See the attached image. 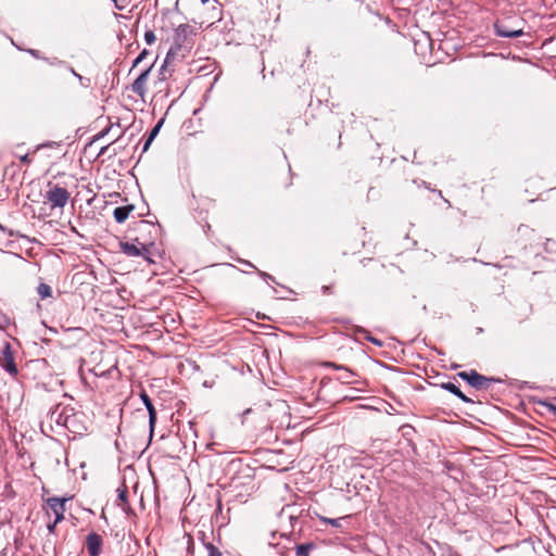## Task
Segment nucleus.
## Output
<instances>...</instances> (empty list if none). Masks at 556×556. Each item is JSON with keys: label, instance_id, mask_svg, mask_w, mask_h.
<instances>
[{"label": "nucleus", "instance_id": "nucleus-30", "mask_svg": "<svg viewBox=\"0 0 556 556\" xmlns=\"http://www.w3.org/2000/svg\"><path fill=\"white\" fill-rule=\"evenodd\" d=\"M258 274H260V276H262V277H263V278H265V279L274 280V277H273V276H270L269 274L265 273V271H261V270H258Z\"/></svg>", "mask_w": 556, "mask_h": 556}, {"label": "nucleus", "instance_id": "nucleus-23", "mask_svg": "<svg viewBox=\"0 0 556 556\" xmlns=\"http://www.w3.org/2000/svg\"><path fill=\"white\" fill-rule=\"evenodd\" d=\"M162 126V122H159L149 134L148 138H151V140H154V138L157 136L160 128Z\"/></svg>", "mask_w": 556, "mask_h": 556}, {"label": "nucleus", "instance_id": "nucleus-15", "mask_svg": "<svg viewBox=\"0 0 556 556\" xmlns=\"http://www.w3.org/2000/svg\"><path fill=\"white\" fill-rule=\"evenodd\" d=\"M146 408L149 414V427H150V433L152 434L154 431L155 424H156V410H155L153 403L150 404L149 406H147Z\"/></svg>", "mask_w": 556, "mask_h": 556}, {"label": "nucleus", "instance_id": "nucleus-10", "mask_svg": "<svg viewBox=\"0 0 556 556\" xmlns=\"http://www.w3.org/2000/svg\"><path fill=\"white\" fill-rule=\"evenodd\" d=\"M326 366L332 367L340 371L339 375L337 376V379L339 381H341L342 383L351 384V383L356 382V380L354 379L356 374L354 371H352L351 369H349L342 365H337L334 363H326Z\"/></svg>", "mask_w": 556, "mask_h": 556}, {"label": "nucleus", "instance_id": "nucleus-25", "mask_svg": "<svg viewBox=\"0 0 556 556\" xmlns=\"http://www.w3.org/2000/svg\"><path fill=\"white\" fill-rule=\"evenodd\" d=\"M28 53H29L31 56H34L35 59H42V58L40 56V52H39L38 50L29 49V50H28Z\"/></svg>", "mask_w": 556, "mask_h": 556}, {"label": "nucleus", "instance_id": "nucleus-13", "mask_svg": "<svg viewBox=\"0 0 556 556\" xmlns=\"http://www.w3.org/2000/svg\"><path fill=\"white\" fill-rule=\"evenodd\" d=\"M37 293L41 300H45L52 296V289L49 285L40 282L37 287Z\"/></svg>", "mask_w": 556, "mask_h": 556}, {"label": "nucleus", "instance_id": "nucleus-21", "mask_svg": "<svg viewBox=\"0 0 556 556\" xmlns=\"http://www.w3.org/2000/svg\"><path fill=\"white\" fill-rule=\"evenodd\" d=\"M149 54L148 50L147 49H143L140 54L135 59L134 63H132V68L138 66V64H140L143 59Z\"/></svg>", "mask_w": 556, "mask_h": 556}, {"label": "nucleus", "instance_id": "nucleus-37", "mask_svg": "<svg viewBox=\"0 0 556 556\" xmlns=\"http://www.w3.org/2000/svg\"><path fill=\"white\" fill-rule=\"evenodd\" d=\"M251 412V408H248L244 414H249Z\"/></svg>", "mask_w": 556, "mask_h": 556}, {"label": "nucleus", "instance_id": "nucleus-14", "mask_svg": "<svg viewBox=\"0 0 556 556\" xmlns=\"http://www.w3.org/2000/svg\"><path fill=\"white\" fill-rule=\"evenodd\" d=\"M146 408L149 414V427H150V433L152 434L154 431L155 424H156V410H155L153 403L150 404L149 406H147Z\"/></svg>", "mask_w": 556, "mask_h": 556}, {"label": "nucleus", "instance_id": "nucleus-17", "mask_svg": "<svg viewBox=\"0 0 556 556\" xmlns=\"http://www.w3.org/2000/svg\"><path fill=\"white\" fill-rule=\"evenodd\" d=\"M312 548L313 545L311 543L298 545L296 556H309Z\"/></svg>", "mask_w": 556, "mask_h": 556}, {"label": "nucleus", "instance_id": "nucleus-29", "mask_svg": "<svg viewBox=\"0 0 556 556\" xmlns=\"http://www.w3.org/2000/svg\"><path fill=\"white\" fill-rule=\"evenodd\" d=\"M323 293L324 294H331L332 293V287L331 286H324L323 287Z\"/></svg>", "mask_w": 556, "mask_h": 556}, {"label": "nucleus", "instance_id": "nucleus-9", "mask_svg": "<svg viewBox=\"0 0 556 556\" xmlns=\"http://www.w3.org/2000/svg\"><path fill=\"white\" fill-rule=\"evenodd\" d=\"M103 545L102 536L96 532H91L87 535L86 546L90 556H99L101 554Z\"/></svg>", "mask_w": 556, "mask_h": 556}, {"label": "nucleus", "instance_id": "nucleus-5", "mask_svg": "<svg viewBox=\"0 0 556 556\" xmlns=\"http://www.w3.org/2000/svg\"><path fill=\"white\" fill-rule=\"evenodd\" d=\"M68 500L67 497H49L46 500V506L54 515L55 522H61L64 519L65 504Z\"/></svg>", "mask_w": 556, "mask_h": 556}, {"label": "nucleus", "instance_id": "nucleus-8", "mask_svg": "<svg viewBox=\"0 0 556 556\" xmlns=\"http://www.w3.org/2000/svg\"><path fill=\"white\" fill-rule=\"evenodd\" d=\"M494 31L496 36L504 38H516L523 35L522 28H511L503 21L495 22Z\"/></svg>", "mask_w": 556, "mask_h": 556}, {"label": "nucleus", "instance_id": "nucleus-28", "mask_svg": "<svg viewBox=\"0 0 556 556\" xmlns=\"http://www.w3.org/2000/svg\"><path fill=\"white\" fill-rule=\"evenodd\" d=\"M58 523H59V522H55V520H54L53 522L49 523V525L47 526L48 531H49L50 533H53Z\"/></svg>", "mask_w": 556, "mask_h": 556}, {"label": "nucleus", "instance_id": "nucleus-1", "mask_svg": "<svg viewBox=\"0 0 556 556\" xmlns=\"http://www.w3.org/2000/svg\"><path fill=\"white\" fill-rule=\"evenodd\" d=\"M71 199L70 191L59 184L48 182L43 194V203L49 205L51 212L59 211L63 213L64 207Z\"/></svg>", "mask_w": 556, "mask_h": 556}, {"label": "nucleus", "instance_id": "nucleus-32", "mask_svg": "<svg viewBox=\"0 0 556 556\" xmlns=\"http://www.w3.org/2000/svg\"><path fill=\"white\" fill-rule=\"evenodd\" d=\"M165 72H166V66H165V64H164V65L161 67V72H160V74H161V76H162V79H165Z\"/></svg>", "mask_w": 556, "mask_h": 556}, {"label": "nucleus", "instance_id": "nucleus-12", "mask_svg": "<svg viewBox=\"0 0 556 556\" xmlns=\"http://www.w3.org/2000/svg\"><path fill=\"white\" fill-rule=\"evenodd\" d=\"M134 208L135 207L131 204L117 206L113 212V216L117 223L122 224L128 218L129 214L134 211Z\"/></svg>", "mask_w": 556, "mask_h": 556}, {"label": "nucleus", "instance_id": "nucleus-3", "mask_svg": "<svg viewBox=\"0 0 556 556\" xmlns=\"http://www.w3.org/2000/svg\"><path fill=\"white\" fill-rule=\"evenodd\" d=\"M457 377L465 380L470 387L481 390L486 389L490 383L496 381L494 378H488L480 375L477 370L471 369L469 371H459Z\"/></svg>", "mask_w": 556, "mask_h": 556}, {"label": "nucleus", "instance_id": "nucleus-22", "mask_svg": "<svg viewBox=\"0 0 556 556\" xmlns=\"http://www.w3.org/2000/svg\"><path fill=\"white\" fill-rule=\"evenodd\" d=\"M144 40L148 45L154 43V41L156 40L155 34L152 30H147L144 33Z\"/></svg>", "mask_w": 556, "mask_h": 556}, {"label": "nucleus", "instance_id": "nucleus-20", "mask_svg": "<svg viewBox=\"0 0 556 556\" xmlns=\"http://www.w3.org/2000/svg\"><path fill=\"white\" fill-rule=\"evenodd\" d=\"M345 518L346 517L336 518V519H333V518H323V521L328 523V525H331L332 527L339 528V527H341V521L343 519H345Z\"/></svg>", "mask_w": 556, "mask_h": 556}, {"label": "nucleus", "instance_id": "nucleus-7", "mask_svg": "<svg viewBox=\"0 0 556 556\" xmlns=\"http://www.w3.org/2000/svg\"><path fill=\"white\" fill-rule=\"evenodd\" d=\"M121 251L127 256L137 257L144 256L148 253V249L143 243L137 242H121Z\"/></svg>", "mask_w": 556, "mask_h": 556}, {"label": "nucleus", "instance_id": "nucleus-33", "mask_svg": "<svg viewBox=\"0 0 556 556\" xmlns=\"http://www.w3.org/2000/svg\"><path fill=\"white\" fill-rule=\"evenodd\" d=\"M241 263L247 265V266H249V267H251V268H255V266L251 262H249V261H241Z\"/></svg>", "mask_w": 556, "mask_h": 556}, {"label": "nucleus", "instance_id": "nucleus-4", "mask_svg": "<svg viewBox=\"0 0 556 556\" xmlns=\"http://www.w3.org/2000/svg\"><path fill=\"white\" fill-rule=\"evenodd\" d=\"M0 366L12 377H16L18 374V369L14 361L12 346L9 342H5L4 345L2 346Z\"/></svg>", "mask_w": 556, "mask_h": 556}, {"label": "nucleus", "instance_id": "nucleus-34", "mask_svg": "<svg viewBox=\"0 0 556 556\" xmlns=\"http://www.w3.org/2000/svg\"><path fill=\"white\" fill-rule=\"evenodd\" d=\"M70 71H71L72 75H74V76L77 74L73 67H71Z\"/></svg>", "mask_w": 556, "mask_h": 556}, {"label": "nucleus", "instance_id": "nucleus-36", "mask_svg": "<svg viewBox=\"0 0 556 556\" xmlns=\"http://www.w3.org/2000/svg\"><path fill=\"white\" fill-rule=\"evenodd\" d=\"M210 0H201L203 4L207 3Z\"/></svg>", "mask_w": 556, "mask_h": 556}, {"label": "nucleus", "instance_id": "nucleus-18", "mask_svg": "<svg viewBox=\"0 0 556 556\" xmlns=\"http://www.w3.org/2000/svg\"><path fill=\"white\" fill-rule=\"evenodd\" d=\"M359 333H363L365 336V339L369 342H371L372 344L377 345V346H382V341L377 339V338H374L369 334V332L365 329H359L358 330Z\"/></svg>", "mask_w": 556, "mask_h": 556}, {"label": "nucleus", "instance_id": "nucleus-26", "mask_svg": "<svg viewBox=\"0 0 556 556\" xmlns=\"http://www.w3.org/2000/svg\"><path fill=\"white\" fill-rule=\"evenodd\" d=\"M21 162L24 163V164H30L31 163V159L29 157L28 154H24L20 157Z\"/></svg>", "mask_w": 556, "mask_h": 556}, {"label": "nucleus", "instance_id": "nucleus-35", "mask_svg": "<svg viewBox=\"0 0 556 556\" xmlns=\"http://www.w3.org/2000/svg\"><path fill=\"white\" fill-rule=\"evenodd\" d=\"M75 77L78 78L79 80L83 79L81 75H79V74H76Z\"/></svg>", "mask_w": 556, "mask_h": 556}, {"label": "nucleus", "instance_id": "nucleus-6", "mask_svg": "<svg viewBox=\"0 0 556 556\" xmlns=\"http://www.w3.org/2000/svg\"><path fill=\"white\" fill-rule=\"evenodd\" d=\"M152 70V65L146 67L131 84V91L143 99L147 93V81Z\"/></svg>", "mask_w": 556, "mask_h": 556}, {"label": "nucleus", "instance_id": "nucleus-24", "mask_svg": "<svg viewBox=\"0 0 556 556\" xmlns=\"http://www.w3.org/2000/svg\"><path fill=\"white\" fill-rule=\"evenodd\" d=\"M140 399L146 407L152 404L150 396L144 391L140 393Z\"/></svg>", "mask_w": 556, "mask_h": 556}, {"label": "nucleus", "instance_id": "nucleus-31", "mask_svg": "<svg viewBox=\"0 0 556 556\" xmlns=\"http://www.w3.org/2000/svg\"><path fill=\"white\" fill-rule=\"evenodd\" d=\"M548 410H549V413H552L554 416H556V405H554V404H549V405H548Z\"/></svg>", "mask_w": 556, "mask_h": 556}, {"label": "nucleus", "instance_id": "nucleus-27", "mask_svg": "<svg viewBox=\"0 0 556 556\" xmlns=\"http://www.w3.org/2000/svg\"><path fill=\"white\" fill-rule=\"evenodd\" d=\"M152 142H153V140H151V138H147L146 141H144L142 151L143 152L148 151V149H149V147L151 146Z\"/></svg>", "mask_w": 556, "mask_h": 556}, {"label": "nucleus", "instance_id": "nucleus-2", "mask_svg": "<svg viewBox=\"0 0 556 556\" xmlns=\"http://www.w3.org/2000/svg\"><path fill=\"white\" fill-rule=\"evenodd\" d=\"M197 29L189 24H180L174 30V47L177 50L191 49L194 42Z\"/></svg>", "mask_w": 556, "mask_h": 556}, {"label": "nucleus", "instance_id": "nucleus-19", "mask_svg": "<svg viewBox=\"0 0 556 556\" xmlns=\"http://www.w3.org/2000/svg\"><path fill=\"white\" fill-rule=\"evenodd\" d=\"M205 548L207 551V556H224L223 553L212 543H205Z\"/></svg>", "mask_w": 556, "mask_h": 556}, {"label": "nucleus", "instance_id": "nucleus-11", "mask_svg": "<svg viewBox=\"0 0 556 556\" xmlns=\"http://www.w3.org/2000/svg\"><path fill=\"white\" fill-rule=\"evenodd\" d=\"M441 388L453 393L454 395H456L459 400H462L465 403H470V404L473 403V401L470 397L465 395L460 391V389L452 382H443V383H441Z\"/></svg>", "mask_w": 556, "mask_h": 556}, {"label": "nucleus", "instance_id": "nucleus-16", "mask_svg": "<svg viewBox=\"0 0 556 556\" xmlns=\"http://www.w3.org/2000/svg\"><path fill=\"white\" fill-rule=\"evenodd\" d=\"M117 493V505L124 509L127 505V488L125 485H123V488H118Z\"/></svg>", "mask_w": 556, "mask_h": 556}]
</instances>
